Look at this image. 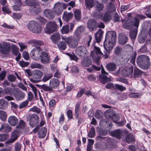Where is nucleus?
Returning a JSON list of instances; mask_svg holds the SVG:
<instances>
[{
	"instance_id": "1",
	"label": "nucleus",
	"mask_w": 151,
	"mask_h": 151,
	"mask_svg": "<svg viewBox=\"0 0 151 151\" xmlns=\"http://www.w3.org/2000/svg\"><path fill=\"white\" fill-rule=\"evenodd\" d=\"M116 32L113 31H109L106 34L105 40L104 42V47H113L115 46L116 39Z\"/></svg>"
},
{
	"instance_id": "2",
	"label": "nucleus",
	"mask_w": 151,
	"mask_h": 151,
	"mask_svg": "<svg viewBox=\"0 0 151 151\" xmlns=\"http://www.w3.org/2000/svg\"><path fill=\"white\" fill-rule=\"evenodd\" d=\"M101 69V74L99 75V78L102 83L105 84L107 82L108 77L106 75H108L109 74L105 70L102 65H101V66L99 67H97L93 65L91 68H87V70L89 72H91L93 70L99 71Z\"/></svg>"
},
{
	"instance_id": "3",
	"label": "nucleus",
	"mask_w": 151,
	"mask_h": 151,
	"mask_svg": "<svg viewBox=\"0 0 151 151\" xmlns=\"http://www.w3.org/2000/svg\"><path fill=\"white\" fill-rule=\"evenodd\" d=\"M150 58L148 56L145 55H141L139 56L137 59V63L139 67L144 65V68L147 69L150 66Z\"/></svg>"
},
{
	"instance_id": "4",
	"label": "nucleus",
	"mask_w": 151,
	"mask_h": 151,
	"mask_svg": "<svg viewBox=\"0 0 151 151\" xmlns=\"http://www.w3.org/2000/svg\"><path fill=\"white\" fill-rule=\"evenodd\" d=\"M27 27L29 30L33 33L39 34L41 32V27L36 21H32L29 22L27 24Z\"/></svg>"
},
{
	"instance_id": "5",
	"label": "nucleus",
	"mask_w": 151,
	"mask_h": 151,
	"mask_svg": "<svg viewBox=\"0 0 151 151\" xmlns=\"http://www.w3.org/2000/svg\"><path fill=\"white\" fill-rule=\"evenodd\" d=\"M94 50L91 52V55L93 60L99 65L100 58L101 57L102 53L99 48H94Z\"/></svg>"
},
{
	"instance_id": "6",
	"label": "nucleus",
	"mask_w": 151,
	"mask_h": 151,
	"mask_svg": "<svg viewBox=\"0 0 151 151\" xmlns=\"http://www.w3.org/2000/svg\"><path fill=\"white\" fill-rule=\"evenodd\" d=\"M25 3L27 5L33 6V11L36 14L40 11V8L39 7L40 3L38 0H27Z\"/></svg>"
},
{
	"instance_id": "7",
	"label": "nucleus",
	"mask_w": 151,
	"mask_h": 151,
	"mask_svg": "<svg viewBox=\"0 0 151 151\" xmlns=\"http://www.w3.org/2000/svg\"><path fill=\"white\" fill-rule=\"evenodd\" d=\"M128 17L126 19L123 20L122 23L124 27L127 29H130L132 28V14H127Z\"/></svg>"
},
{
	"instance_id": "8",
	"label": "nucleus",
	"mask_w": 151,
	"mask_h": 151,
	"mask_svg": "<svg viewBox=\"0 0 151 151\" xmlns=\"http://www.w3.org/2000/svg\"><path fill=\"white\" fill-rule=\"evenodd\" d=\"M57 27V25L55 22H49L46 24L45 32L46 33H52L56 30Z\"/></svg>"
},
{
	"instance_id": "9",
	"label": "nucleus",
	"mask_w": 151,
	"mask_h": 151,
	"mask_svg": "<svg viewBox=\"0 0 151 151\" xmlns=\"http://www.w3.org/2000/svg\"><path fill=\"white\" fill-rule=\"evenodd\" d=\"M43 72L40 70H37L34 72L32 75V78L30 79V81L34 83L38 82V79L40 78L43 76Z\"/></svg>"
},
{
	"instance_id": "10",
	"label": "nucleus",
	"mask_w": 151,
	"mask_h": 151,
	"mask_svg": "<svg viewBox=\"0 0 151 151\" xmlns=\"http://www.w3.org/2000/svg\"><path fill=\"white\" fill-rule=\"evenodd\" d=\"M40 52L41 55H40V58L41 62L45 64L50 63V58L48 55V54L44 52H42V50Z\"/></svg>"
},
{
	"instance_id": "11",
	"label": "nucleus",
	"mask_w": 151,
	"mask_h": 151,
	"mask_svg": "<svg viewBox=\"0 0 151 151\" xmlns=\"http://www.w3.org/2000/svg\"><path fill=\"white\" fill-rule=\"evenodd\" d=\"M139 22V20L136 17L134 18L133 19V26L135 27L134 29L133 28V39L136 37Z\"/></svg>"
},
{
	"instance_id": "12",
	"label": "nucleus",
	"mask_w": 151,
	"mask_h": 151,
	"mask_svg": "<svg viewBox=\"0 0 151 151\" xmlns=\"http://www.w3.org/2000/svg\"><path fill=\"white\" fill-rule=\"evenodd\" d=\"M65 40L69 47H75L78 45V41L76 39H73L70 37H68L65 38Z\"/></svg>"
},
{
	"instance_id": "13",
	"label": "nucleus",
	"mask_w": 151,
	"mask_h": 151,
	"mask_svg": "<svg viewBox=\"0 0 151 151\" xmlns=\"http://www.w3.org/2000/svg\"><path fill=\"white\" fill-rule=\"evenodd\" d=\"M97 22L93 19H89L87 23V27L91 30H93L94 29L97 27Z\"/></svg>"
},
{
	"instance_id": "14",
	"label": "nucleus",
	"mask_w": 151,
	"mask_h": 151,
	"mask_svg": "<svg viewBox=\"0 0 151 151\" xmlns=\"http://www.w3.org/2000/svg\"><path fill=\"white\" fill-rule=\"evenodd\" d=\"M45 16L48 19H52L55 17L54 12L49 9H45L44 11Z\"/></svg>"
},
{
	"instance_id": "15",
	"label": "nucleus",
	"mask_w": 151,
	"mask_h": 151,
	"mask_svg": "<svg viewBox=\"0 0 151 151\" xmlns=\"http://www.w3.org/2000/svg\"><path fill=\"white\" fill-rule=\"evenodd\" d=\"M60 84V82L59 80L56 78H52L50 81V86L52 89L56 88L59 86Z\"/></svg>"
},
{
	"instance_id": "16",
	"label": "nucleus",
	"mask_w": 151,
	"mask_h": 151,
	"mask_svg": "<svg viewBox=\"0 0 151 151\" xmlns=\"http://www.w3.org/2000/svg\"><path fill=\"white\" fill-rule=\"evenodd\" d=\"M110 134L112 136L119 139L122 137L123 132L121 129H118L111 132Z\"/></svg>"
},
{
	"instance_id": "17",
	"label": "nucleus",
	"mask_w": 151,
	"mask_h": 151,
	"mask_svg": "<svg viewBox=\"0 0 151 151\" xmlns=\"http://www.w3.org/2000/svg\"><path fill=\"white\" fill-rule=\"evenodd\" d=\"M9 124L12 126H14L18 123L17 118L14 116H12L9 117L8 119Z\"/></svg>"
},
{
	"instance_id": "18",
	"label": "nucleus",
	"mask_w": 151,
	"mask_h": 151,
	"mask_svg": "<svg viewBox=\"0 0 151 151\" xmlns=\"http://www.w3.org/2000/svg\"><path fill=\"white\" fill-rule=\"evenodd\" d=\"M64 4L58 2L55 4L54 7V10L56 13L60 14L61 13L63 9Z\"/></svg>"
},
{
	"instance_id": "19",
	"label": "nucleus",
	"mask_w": 151,
	"mask_h": 151,
	"mask_svg": "<svg viewBox=\"0 0 151 151\" xmlns=\"http://www.w3.org/2000/svg\"><path fill=\"white\" fill-rule=\"evenodd\" d=\"M112 119L114 122L116 123V125L118 126H122L126 123V121L124 119L121 122H117L119 119V117L118 116L116 115H113Z\"/></svg>"
},
{
	"instance_id": "20",
	"label": "nucleus",
	"mask_w": 151,
	"mask_h": 151,
	"mask_svg": "<svg viewBox=\"0 0 151 151\" xmlns=\"http://www.w3.org/2000/svg\"><path fill=\"white\" fill-rule=\"evenodd\" d=\"M91 63V60L87 57L84 58L82 59L81 62V65L86 67L89 66Z\"/></svg>"
},
{
	"instance_id": "21",
	"label": "nucleus",
	"mask_w": 151,
	"mask_h": 151,
	"mask_svg": "<svg viewBox=\"0 0 151 151\" xmlns=\"http://www.w3.org/2000/svg\"><path fill=\"white\" fill-rule=\"evenodd\" d=\"M127 40V37L124 34H120L119 35L118 41L119 43L121 45L125 44Z\"/></svg>"
},
{
	"instance_id": "22",
	"label": "nucleus",
	"mask_w": 151,
	"mask_h": 151,
	"mask_svg": "<svg viewBox=\"0 0 151 151\" xmlns=\"http://www.w3.org/2000/svg\"><path fill=\"white\" fill-rule=\"evenodd\" d=\"M132 73V67L129 68L126 67L122 70V74L125 77H127L129 76Z\"/></svg>"
},
{
	"instance_id": "23",
	"label": "nucleus",
	"mask_w": 151,
	"mask_h": 151,
	"mask_svg": "<svg viewBox=\"0 0 151 151\" xmlns=\"http://www.w3.org/2000/svg\"><path fill=\"white\" fill-rule=\"evenodd\" d=\"M28 43L29 44H32L33 45H35V46H40L44 44V43L41 41H38L35 40H31L28 42Z\"/></svg>"
},
{
	"instance_id": "24",
	"label": "nucleus",
	"mask_w": 151,
	"mask_h": 151,
	"mask_svg": "<svg viewBox=\"0 0 151 151\" xmlns=\"http://www.w3.org/2000/svg\"><path fill=\"white\" fill-rule=\"evenodd\" d=\"M14 96L17 100L23 99L24 97L25 94L21 91H17L14 95Z\"/></svg>"
},
{
	"instance_id": "25",
	"label": "nucleus",
	"mask_w": 151,
	"mask_h": 151,
	"mask_svg": "<svg viewBox=\"0 0 151 151\" xmlns=\"http://www.w3.org/2000/svg\"><path fill=\"white\" fill-rule=\"evenodd\" d=\"M94 4L96 6V9L97 11L100 12L103 10L104 5L103 4L98 1H95L94 2Z\"/></svg>"
},
{
	"instance_id": "26",
	"label": "nucleus",
	"mask_w": 151,
	"mask_h": 151,
	"mask_svg": "<svg viewBox=\"0 0 151 151\" xmlns=\"http://www.w3.org/2000/svg\"><path fill=\"white\" fill-rule=\"evenodd\" d=\"M11 127L7 124L2 125L0 128V131L3 132L8 133L11 131Z\"/></svg>"
},
{
	"instance_id": "27",
	"label": "nucleus",
	"mask_w": 151,
	"mask_h": 151,
	"mask_svg": "<svg viewBox=\"0 0 151 151\" xmlns=\"http://www.w3.org/2000/svg\"><path fill=\"white\" fill-rule=\"evenodd\" d=\"M47 132L46 128L44 127L42 128L38 131V135L40 138H44Z\"/></svg>"
},
{
	"instance_id": "28",
	"label": "nucleus",
	"mask_w": 151,
	"mask_h": 151,
	"mask_svg": "<svg viewBox=\"0 0 151 151\" xmlns=\"http://www.w3.org/2000/svg\"><path fill=\"white\" fill-rule=\"evenodd\" d=\"M41 51V48H34L31 51L30 53V55L32 56L35 60H37L36 58H35V55L36 54H40Z\"/></svg>"
},
{
	"instance_id": "29",
	"label": "nucleus",
	"mask_w": 151,
	"mask_h": 151,
	"mask_svg": "<svg viewBox=\"0 0 151 151\" xmlns=\"http://www.w3.org/2000/svg\"><path fill=\"white\" fill-rule=\"evenodd\" d=\"M103 32L101 30H99L95 34V39L97 44L99 42L102 38Z\"/></svg>"
},
{
	"instance_id": "30",
	"label": "nucleus",
	"mask_w": 151,
	"mask_h": 151,
	"mask_svg": "<svg viewBox=\"0 0 151 151\" xmlns=\"http://www.w3.org/2000/svg\"><path fill=\"white\" fill-rule=\"evenodd\" d=\"M60 36L58 33L53 34L50 36V39L54 43H56L60 40Z\"/></svg>"
},
{
	"instance_id": "31",
	"label": "nucleus",
	"mask_w": 151,
	"mask_h": 151,
	"mask_svg": "<svg viewBox=\"0 0 151 151\" xmlns=\"http://www.w3.org/2000/svg\"><path fill=\"white\" fill-rule=\"evenodd\" d=\"M73 16V14L71 13L65 12L63 14V19L66 22L71 19Z\"/></svg>"
},
{
	"instance_id": "32",
	"label": "nucleus",
	"mask_w": 151,
	"mask_h": 151,
	"mask_svg": "<svg viewBox=\"0 0 151 151\" xmlns=\"http://www.w3.org/2000/svg\"><path fill=\"white\" fill-rule=\"evenodd\" d=\"M38 119L39 116L37 114H33L31 116V119L29 121V124L30 126L32 127H34L36 124V123L33 122L32 121L33 119L37 120H38Z\"/></svg>"
},
{
	"instance_id": "33",
	"label": "nucleus",
	"mask_w": 151,
	"mask_h": 151,
	"mask_svg": "<svg viewBox=\"0 0 151 151\" xmlns=\"http://www.w3.org/2000/svg\"><path fill=\"white\" fill-rule=\"evenodd\" d=\"M142 74V72L137 68H134V76L135 78H138L141 76Z\"/></svg>"
},
{
	"instance_id": "34",
	"label": "nucleus",
	"mask_w": 151,
	"mask_h": 151,
	"mask_svg": "<svg viewBox=\"0 0 151 151\" xmlns=\"http://www.w3.org/2000/svg\"><path fill=\"white\" fill-rule=\"evenodd\" d=\"M7 102L5 99L0 100V108L2 109H5L8 106Z\"/></svg>"
},
{
	"instance_id": "35",
	"label": "nucleus",
	"mask_w": 151,
	"mask_h": 151,
	"mask_svg": "<svg viewBox=\"0 0 151 151\" xmlns=\"http://www.w3.org/2000/svg\"><path fill=\"white\" fill-rule=\"evenodd\" d=\"M106 67L107 69L110 71H114L116 68V65L114 63H109Z\"/></svg>"
},
{
	"instance_id": "36",
	"label": "nucleus",
	"mask_w": 151,
	"mask_h": 151,
	"mask_svg": "<svg viewBox=\"0 0 151 151\" xmlns=\"http://www.w3.org/2000/svg\"><path fill=\"white\" fill-rule=\"evenodd\" d=\"M111 18V16L109 14L106 13L104 15L103 20L105 22H109Z\"/></svg>"
},
{
	"instance_id": "37",
	"label": "nucleus",
	"mask_w": 151,
	"mask_h": 151,
	"mask_svg": "<svg viewBox=\"0 0 151 151\" xmlns=\"http://www.w3.org/2000/svg\"><path fill=\"white\" fill-rule=\"evenodd\" d=\"M29 111H31L36 113L38 114L40 113L41 115L42 113L40 109L37 107L36 106H33L30 109Z\"/></svg>"
},
{
	"instance_id": "38",
	"label": "nucleus",
	"mask_w": 151,
	"mask_h": 151,
	"mask_svg": "<svg viewBox=\"0 0 151 151\" xmlns=\"http://www.w3.org/2000/svg\"><path fill=\"white\" fill-rule=\"evenodd\" d=\"M86 6L89 9L93 7L94 4L93 0H85Z\"/></svg>"
},
{
	"instance_id": "39",
	"label": "nucleus",
	"mask_w": 151,
	"mask_h": 151,
	"mask_svg": "<svg viewBox=\"0 0 151 151\" xmlns=\"http://www.w3.org/2000/svg\"><path fill=\"white\" fill-rule=\"evenodd\" d=\"M80 106V105L78 103L75 106V116L76 119H78L79 117Z\"/></svg>"
},
{
	"instance_id": "40",
	"label": "nucleus",
	"mask_w": 151,
	"mask_h": 151,
	"mask_svg": "<svg viewBox=\"0 0 151 151\" xmlns=\"http://www.w3.org/2000/svg\"><path fill=\"white\" fill-rule=\"evenodd\" d=\"M74 15L76 19L79 20L80 19L81 13L80 10L78 9H76L74 12Z\"/></svg>"
},
{
	"instance_id": "41",
	"label": "nucleus",
	"mask_w": 151,
	"mask_h": 151,
	"mask_svg": "<svg viewBox=\"0 0 151 151\" xmlns=\"http://www.w3.org/2000/svg\"><path fill=\"white\" fill-rule=\"evenodd\" d=\"M114 88L115 89L119 90L121 91H122L126 89V88L122 85L115 84L114 87Z\"/></svg>"
},
{
	"instance_id": "42",
	"label": "nucleus",
	"mask_w": 151,
	"mask_h": 151,
	"mask_svg": "<svg viewBox=\"0 0 151 151\" xmlns=\"http://www.w3.org/2000/svg\"><path fill=\"white\" fill-rule=\"evenodd\" d=\"M52 76V75L51 73L45 74L43 77L42 81L44 82H45L50 79Z\"/></svg>"
},
{
	"instance_id": "43",
	"label": "nucleus",
	"mask_w": 151,
	"mask_h": 151,
	"mask_svg": "<svg viewBox=\"0 0 151 151\" xmlns=\"http://www.w3.org/2000/svg\"><path fill=\"white\" fill-rule=\"evenodd\" d=\"M95 133V128L94 127L92 126L89 133L88 134V136L91 138L93 137H94Z\"/></svg>"
},
{
	"instance_id": "44",
	"label": "nucleus",
	"mask_w": 151,
	"mask_h": 151,
	"mask_svg": "<svg viewBox=\"0 0 151 151\" xmlns=\"http://www.w3.org/2000/svg\"><path fill=\"white\" fill-rule=\"evenodd\" d=\"M7 118V114L6 113L2 111H0V119L3 121H5Z\"/></svg>"
},
{
	"instance_id": "45",
	"label": "nucleus",
	"mask_w": 151,
	"mask_h": 151,
	"mask_svg": "<svg viewBox=\"0 0 151 151\" xmlns=\"http://www.w3.org/2000/svg\"><path fill=\"white\" fill-rule=\"evenodd\" d=\"M69 31V25L68 24L63 27L61 29V32L63 34L68 33Z\"/></svg>"
},
{
	"instance_id": "46",
	"label": "nucleus",
	"mask_w": 151,
	"mask_h": 151,
	"mask_svg": "<svg viewBox=\"0 0 151 151\" xmlns=\"http://www.w3.org/2000/svg\"><path fill=\"white\" fill-rule=\"evenodd\" d=\"M10 48H0L1 53L3 54H8L10 51Z\"/></svg>"
},
{
	"instance_id": "47",
	"label": "nucleus",
	"mask_w": 151,
	"mask_h": 151,
	"mask_svg": "<svg viewBox=\"0 0 151 151\" xmlns=\"http://www.w3.org/2000/svg\"><path fill=\"white\" fill-rule=\"evenodd\" d=\"M30 67L32 68H38L40 69L42 68V65L38 63H34L31 65Z\"/></svg>"
},
{
	"instance_id": "48",
	"label": "nucleus",
	"mask_w": 151,
	"mask_h": 151,
	"mask_svg": "<svg viewBox=\"0 0 151 151\" xmlns=\"http://www.w3.org/2000/svg\"><path fill=\"white\" fill-rule=\"evenodd\" d=\"M115 10V6L111 4H110L108 7V12L111 13L114 11Z\"/></svg>"
},
{
	"instance_id": "49",
	"label": "nucleus",
	"mask_w": 151,
	"mask_h": 151,
	"mask_svg": "<svg viewBox=\"0 0 151 151\" xmlns=\"http://www.w3.org/2000/svg\"><path fill=\"white\" fill-rule=\"evenodd\" d=\"M66 55L70 57L71 59L76 61H77L78 59V58L74 54H70L67 53Z\"/></svg>"
},
{
	"instance_id": "50",
	"label": "nucleus",
	"mask_w": 151,
	"mask_h": 151,
	"mask_svg": "<svg viewBox=\"0 0 151 151\" xmlns=\"http://www.w3.org/2000/svg\"><path fill=\"white\" fill-rule=\"evenodd\" d=\"M42 89L45 91H51L52 90V87L50 86H48L46 85H43L42 86Z\"/></svg>"
},
{
	"instance_id": "51",
	"label": "nucleus",
	"mask_w": 151,
	"mask_h": 151,
	"mask_svg": "<svg viewBox=\"0 0 151 151\" xmlns=\"http://www.w3.org/2000/svg\"><path fill=\"white\" fill-rule=\"evenodd\" d=\"M25 125V122L23 120H21L19 122V124L17 127L18 128L22 129Z\"/></svg>"
},
{
	"instance_id": "52",
	"label": "nucleus",
	"mask_w": 151,
	"mask_h": 151,
	"mask_svg": "<svg viewBox=\"0 0 151 151\" xmlns=\"http://www.w3.org/2000/svg\"><path fill=\"white\" fill-rule=\"evenodd\" d=\"M18 133L17 131H14L12 134V137L13 141L15 140L17 138Z\"/></svg>"
},
{
	"instance_id": "53",
	"label": "nucleus",
	"mask_w": 151,
	"mask_h": 151,
	"mask_svg": "<svg viewBox=\"0 0 151 151\" xmlns=\"http://www.w3.org/2000/svg\"><path fill=\"white\" fill-rule=\"evenodd\" d=\"M126 140L128 143H131L132 142V135L131 134L127 135L126 137Z\"/></svg>"
},
{
	"instance_id": "54",
	"label": "nucleus",
	"mask_w": 151,
	"mask_h": 151,
	"mask_svg": "<svg viewBox=\"0 0 151 151\" xmlns=\"http://www.w3.org/2000/svg\"><path fill=\"white\" fill-rule=\"evenodd\" d=\"M28 101L26 100L24 101L20 104L19 106V108L20 109L24 108L26 107L28 104Z\"/></svg>"
},
{
	"instance_id": "55",
	"label": "nucleus",
	"mask_w": 151,
	"mask_h": 151,
	"mask_svg": "<svg viewBox=\"0 0 151 151\" xmlns=\"http://www.w3.org/2000/svg\"><path fill=\"white\" fill-rule=\"evenodd\" d=\"M8 78L9 81L11 82H14L16 80V77L13 75H9L8 77Z\"/></svg>"
},
{
	"instance_id": "56",
	"label": "nucleus",
	"mask_w": 151,
	"mask_h": 151,
	"mask_svg": "<svg viewBox=\"0 0 151 151\" xmlns=\"http://www.w3.org/2000/svg\"><path fill=\"white\" fill-rule=\"evenodd\" d=\"M21 144L19 143H16L15 146V151H20L22 148Z\"/></svg>"
},
{
	"instance_id": "57",
	"label": "nucleus",
	"mask_w": 151,
	"mask_h": 151,
	"mask_svg": "<svg viewBox=\"0 0 151 151\" xmlns=\"http://www.w3.org/2000/svg\"><path fill=\"white\" fill-rule=\"evenodd\" d=\"M8 137L7 135L3 134H0V141L3 142L5 141Z\"/></svg>"
},
{
	"instance_id": "58",
	"label": "nucleus",
	"mask_w": 151,
	"mask_h": 151,
	"mask_svg": "<svg viewBox=\"0 0 151 151\" xmlns=\"http://www.w3.org/2000/svg\"><path fill=\"white\" fill-rule=\"evenodd\" d=\"M19 64L22 67H24L27 66L28 65L29 63L23 61H20L19 62Z\"/></svg>"
},
{
	"instance_id": "59",
	"label": "nucleus",
	"mask_w": 151,
	"mask_h": 151,
	"mask_svg": "<svg viewBox=\"0 0 151 151\" xmlns=\"http://www.w3.org/2000/svg\"><path fill=\"white\" fill-rule=\"evenodd\" d=\"M29 86L32 88L35 96H37V90L36 87L32 84H29Z\"/></svg>"
},
{
	"instance_id": "60",
	"label": "nucleus",
	"mask_w": 151,
	"mask_h": 151,
	"mask_svg": "<svg viewBox=\"0 0 151 151\" xmlns=\"http://www.w3.org/2000/svg\"><path fill=\"white\" fill-rule=\"evenodd\" d=\"M12 52L15 55L17 56L20 53L19 52L17 48H12Z\"/></svg>"
},
{
	"instance_id": "61",
	"label": "nucleus",
	"mask_w": 151,
	"mask_h": 151,
	"mask_svg": "<svg viewBox=\"0 0 151 151\" xmlns=\"http://www.w3.org/2000/svg\"><path fill=\"white\" fill-rule=\"evenodd\" d=\"M82 33L80 32L78 29H76L74 32V35L78 38H80L81 34Z\"/></svg>"
},
{
	"instance_id": "62",
	"label": "nucleus",
	"mask_w": 151,
	"mask_h": 151,
	"mask_svg": "<svg viewBox=\"0 0 151 151\" xmlns=\"http://www.w3.org/2000/svg\"><path fill=\"white\" fill-rule=\"evenodd\" d=\"M22 56L26 60H28L29 59V55L28 53L26 51H24L23 53Z\"/></svg>"
},
{
	"instance_id": "63",
	"label": "nucleus",
	"mask_w": 151,
	"mask_h": 151,
	"mask_svg": "<svg viewBox=\"0 0 151 151\" xmlns=\"http://www.w3.org/2000/svg\"><path fill=\"white\" fill-rule=\"evenodd\" d=\"M103 114V113L101 112L98 111L95 113V116L96 118L98 119H100L102 117Z\"/></svg>"
},
{
	"instance_id": "64",
	"label": "nucleus",
	"mask_w": 151,
	"mask_h": 151,
	"mask_svg": "<svg viewBox=\"0 0 151 151\" xmlns=\"http://www.w3.org/2000/svg\"><path fill=\"white\" fill-rule=\"evenodd\" d=\"M6 72L5 71H2L0 74V80L2 81L5 78Z\"/></svg>"
}]
</instances>
